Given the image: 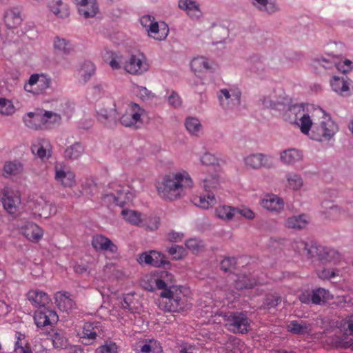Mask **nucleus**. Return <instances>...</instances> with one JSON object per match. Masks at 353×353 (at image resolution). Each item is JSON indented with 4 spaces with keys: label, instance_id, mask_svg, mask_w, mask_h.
Masks as SVG:
<instances>
[{
    "label": "nucleus",
    "instance_id": "1",
    "mask_svg": "<svg viewBox=\"0 0 353 353\" xmlns=\"http://www.w3.org/2000/svg\"><path fill=\"white\" fill-rule=\"evenodd\" d=\"M155 287L163 290L160 294L161 300L159 307L166 312H179L188 305V297L183 292L182 287L174 285V276L167 271H159L156 276L151 278Z\"/></svg>",
    "mask_w": 353,
    "mask_h": 353
},
{
    "label": "nucleus",
    "instance_id": "2",
    "mask_svg": "<svg viewBox=\"0 0 353 353\" xmlns=\"http://www.w3.org/2000/svg\"><path fill=\"white\" fill-rule=\"evenodd\" d=\"M288 110L298 117L300 115V129L304 134H308L310 139L317 141H329L339 130L337 124L323 110L320 123H312L308 114L304 113L303 104H295L290 106Z\"/></svg>",
    "mask_w": 353,
    "mask_h": 353
},
{
    "label": "nucleus",
    "instance_id": "3",
    "mask_svg": "<svg viewBox=\"0 0 353 353\" xmlns=\"http://www.w3.org/2000/svg\"><path fill=\"white\" fill-rule=\"evenodd\" d=\"M190 177L185 178L181 173L165 176L163 182L157 186L159 194L165 199L174 200L179 199L183 193L184 187L190 186Z\"/></svg>",
    "mask_w": 353,
    "mask_h": 353
},
{
    "label": "nucleus",
    "instance_id": "4",
    "mask_svg": "<svg viewBox=\"0 0 353 353\" xmlns=\"http://www.w3.org/2000/svg\"><path fill=\"white\" fill-rule=\"evenodd\" d=\"M225 326L233 333L246 334L249 331L250 321L247 314L240 312H228L223 314Z\"/></svg>",
    "mask_w": 353,
    "mask_h": 353
},
{
    "label": "nucleus",
    "instance_id": "5",
    "mask_svg": "<svg viewBox=\"0 0 353 353\" xmlns=\"http://www.w3.org/2000/svg\"><path fill=\"white\" fill-rule=\"evenodd\" d=\"M241 92L238 89L223 88L219 90L218 99L224 110H232L241 104Z\"/></svg>",
    "mask_w": 353,
    "mask_h": 353
},
{
    "label": "nucleus",
    "instance_id": "6",
    "mask_svg": "<svg viewBox=\"0 0 353 353\" xmlns=\"http://www.w3.org/2000/svg\"><path fill=\"white\" fill-rule=\"evenodd\" d=\"M50 79L43 74H33L24 85V90L34 94H42L50 87Z\"/></svg>",
    "mask_w": 353,
    "mask_h": 353
},
{
    "label": "nucleus",
    "instance_id": "7",
    "mask_svg": "<svg viewBox=\"0 0 353 353\" xmlns=\"http://www.w3.org/2000/svg\"><path fill=\"white\" fill-rule=\"evenodd\" d=\"M52 116V114L48 111L37 110L35 112H30L23 117V121L26 126L30 128L37 130L41 128L43 125H46L48 117ZM55 120H59V117L56 115H52Z\"/></svg>",
    "mask_w": 353,
    "mask_h": 353
},
{
    "label": "nucleus",
    "instance_id": "8",
    "mask_svg": "<svg viewBox=\"0 0 353 353\" xmlns=\"http://www.w3.org/2000/svg\"><path fill=\"white\" fill-rule=\"evenodd\" d=\"M97 120L105 128H114L119 119L115 104L112 108H102L97 111Z\"/></svg>",
    "mask_w": 353,
    "mask_h": 353
},
{
    "label": "nucleus",
    "instance_id": "9",
    "mask_svg": "<svg viewBox=\"0 0 353 353\" xmlns=\"http://www.w3.org/2000/svg\"><path fill=\"white\" fill-rule=\"evenodd\" d=\"M140 264L145 263L152 267L160 268L165 265H170V262L165 260L164 254L155 250L149 252H143L138 259Z\"/></svg>",
    "mask_w": 353,
    "mask_h": 353
},
{
    "label": "nucleus",
    "instance_id": "10",
    "mask_svg": "<svg viewBox=\"0 0 353 353\" xmlns=\"http://www.w3.org/2000/svg\"><path fill=\"white\" fill-rule=\"evenodd\" d=\"M58 315L56 312L49 310L46 308L39 310L35 312L34 320L38 327H44L46 325H52L58 321Z\"/></svg>",
    "mask_w": 353,
    "mask_h": 353
},
{
    "label": "nucleus",
    "instance_id": "11",
    "mask_svg": "<svg viewBox=\"0 0 353 353\" xmlns=\"http://www.w3.org/2000/svg\"><path fill=\"white\" fill-rule=\"evenodd\" d=\"M92 245L97 251H108L112 254L117 252V246L109 238L102 235L97 234L93 236Z\"/></svg>",
    "mask_w": 353,
    "mask_h": 353
},
{
    "label": "nucleus",
    "instance_id": "12",
    "mask_svg": "<svg viewBox=\"0 0 353 353\" xmlns=\"http://www.w3.org/2000/svg\"><path fill=\"white\" fill-rule=\"evenodd\" d=\"M260 101L265 108L272 110H284L286 106H290V99L281 96L279 98H276L275 95L265 96L263 97Z\"/></svg>",
    "mask_w": 353,
    "mask_h": 353
},
{
    "label": "nucleus",
    "instance_id": "13",
    "mask_svg": "<svg viewBox=\"0 0 353 353\" xmlns=\"http://www.w3.org/2000/svg\"><path fill=\"white\" fill-rule=\"evenodd\" d=\"M125 70L132 74L140 75L148 69V64L143 63L142 59L136 55H132L124 64Z\"/></svg>",
    "mask_w": 353,
    "mask_h": 353
},
{
    "label": "nucleus",
    "instance_id": "14",
    "mask_svg": "<svg viewBox=\"0 0 353 353\" xmlns=\"http://www.w3.org/2000/svg\"><path fill=\"white\" fill-rule=\"evenodd\" d=\"M318 65L322 66L325 69H330L334 65L339 71L343 73H347L353 70V62L347 59H345L343 61L339 63H334L330 60L321 58L315 61Z\"/></svg>",
    "mask_w": 353,
    "mask_h": 353
},
{
    "label": "nucleus",
    "instance_id": "15",
    "mask_svg": "<svg viewBox=\"0 0 353 353\" xmlns=\"http://www.w3.org/2000/svg\"><path fill=\"white\" fill-rule=\"evenodd\" d=\"M75 4L79 6V12L85 18L94 17L98 11L96 0H72Z\"/></svg>",
    "mask_w": 353,
    "mask_h": 353
},
{
    "label": "nucleus",
    "instance_id": "16",
    "mask_svg": "<svg viewBox=\"0 0 353 353\" xmlns=\"http://www.w3.org/2000/svg\"><path fill=\"white\" fill-rule=\"evenodd\" d=\"M32 209L39 216L43 218H48L55 213L54 207L43 197H39L33 202Z\"/></svg>",
    "mask_w": 353,
    "mask_h": 353
},
{
    "label": "nucleus",
    "instance_id": "17",
    "mask_svg": "<svg viewBox=\"0 0 353 353\" xmlns=\"http://www.w3.org/2000/svg\"><path fill=\"white\" fill-rule=\"evenodd\" d=\"M269 157L266 155L257 153L252 154L245 159V163L247 166L253 169H259L262 167L270 168L271 163L269 161Z\"/></svg>",
    "mask_w": 353,
    "mask_h": 353
},
{
    "label": "nucleus",
    "instance_id": "18",
    "mask_svg": "<svg viewBox=\"0 0 353 353\" xmlns=\"http://www.w3.org/2000/svg\"><path fill=\"white\" fill-rule=\"evenodd\" d=\"M55 303L61 311L68 312L75 308L76 303L68 292H57L54 294Z\"/></svg>",
    "mask_w": 353,
    "mask_h": 353
},
{
    "label": "nucleus",
    "instance_id": "19",
    "mask_svg": "<svg viewBox=\"0 0 353 353\" xmlns=\"http://www.w3.org/2000/svg\"><path fill=\"white\" fill-rule=\"evenodd\" d=\"M301 151L296 148H288L280 153V160L285 165H294L302 160Z\"/></svg>",
    "mask_w": 353,
    "mask_h": 353
},
{
    "label": "nucleus",
    "instance_id": "20",
    "mask_svg": "<svg viewBox=\"0 0 353 353\" xmlns=\"http://www.w3.org/2000/svg\"><path fill=\"white\" fill-rule=\"evenodd\" d=\"M4 21L9 29L16 28L22 21L21 10L18 8L8 10L4 14Z\"/></svg>",
    "mask_w": 353,
    "mask_h": 353
},
{
    "label": "nucleus",
    "instance_id": "21",
    "mask_svg": "<svg viewBox=\"0 0 353 353\" xmlns=\"http://www.w3.org/2000/svg\"><path fill=\"white\" fill-rule=\"evenodd\" d=\"M261 204L263 208L274 212H279L284 208L283 200L276 195L267 196L261 201Z\"/></svg>",
    "mask_w": 353,
    "mask_h": 353
},
{
    "label": "nucleus",
    "instance_id": "22",
    "mask_svg": "<svg viewBox=\"0 0 353 353\" xmlns=\"http://www.w3.org/2000/svg\"><path fill=\"white\" fill-rule=\"evenodd\" d=\"M179 8L186 11L192 19H198L201 16L199 4L193 0H179Z\"/></svg>",
    "mask_w": 353,
    "mask_h": 353
},
{
    "label": "nucleus",
    "instance_id": "23",
    "mask_svg": "<svg viewBox=\"0 0 353 353\" xmlns=\"http://www.w3.org/2000/svg\"><path fill=\"white\" fill-rule=\"evenodd\" d=\"M22 234L29 241L37 242L43 236V230L37 224L28 223L22 228Z\"/></svg>",
    "mask_w": 353,
    "mask_h": 353
},
{
    "label": "nucleus",
    "instance_id": "24",
    "mask_svg": "<svg viewBox=\"0 0 353 353\" xmlns=\"http://www.w3.org/2000/svg\"><path fill=\"white\" fill-rule=\"evenodd\" d=\"M26 296L28 301L35 307H44L50 301L48 295L41 291L30 290Z\"/></svg>",
    "mask_w": 353,
    "mask_h": 353
},
{
    "label": "nucleus",
    "instance_id": "25",
    "mask_svg": "<svg viewBox=\"0 0 353 353\" xmlns=\"http://www.w3.org/2000/svg\"><path fill=\"white\" fill-rule=\"evenodd\" d=\"M55 179L64 187L72 188L76 183L75 174L70 171H64L55 168Z\"/></svg>",
    "mask_w": 353,
    "mask_h": 353
},
{
    "label": "nucleus",
    "instance_id": "26",
    "mask_svg": "<svg viewBox=\"0 0 353 353\" xmlns=\"http://www.w3.org/2000/svg\"><path fill=\"white\" fill-rule=\"evenodd\" d=\"M2 203L5 210L10 214H14L17 211V205L20 199L13 192H6L2 198Z\"/></svg>",
    "mask_w": 353,
    "mask_h": 353
},
{
    "label": "nucleus",
    "instance_id": "27",
    "mask_svg": "<svg viewBox=\"0 0 353 353\" xmlns=\"http://www.w3.org/2000/svg\"><path fill=\"white\" fill-rule=\"evenodd\" d=\"M149 34L153 33L154 35H152V37L159 41H162L165 39L169 32V29L168 26L163 23L161 25V28L157 22H150V24L148 25V29H147Z\"/></svg>",
    "mask_w": 353,
    "mask_h": 353
},
{
    "label": "nucleus",
    "instance_id": "28",
    "mask_svg": "<svg viewBox=\"0 0 353 353\" xmlns=\"http://www.w3.org/2000/svg\"><path fill=\"white\" fill-rule=\"evenodd\" d=\"M332 90L343 96L350 95V83L343 77L334 76L330 81Z\"/></svg>",
    "mask_w": 353,
    "mask_h": 353
},
{
    "label": "nucleus",
    "instance_id": "29",
    "mask_svg": "<svg viewBox=\"0 0 353 353\" xmlns=\"http://www.w3.org/2000/svg\"><path fill=\"white\" fill-rule=\"evenodd\" d=\"M103 57L112 70L121 69V65L124 63L123 56L113 51L106 50L103 53Z\"/></svg>",
    "mask_w": 353,
    "mask_h": 353
},
{
    "label": "nucleus",
    "instance_id": "30",
    "mask_svg": "<svg viewBox=\"0 0 353 353\" xmlns=\"http://www.w3.org/2000/svg\"><path fill=\"white\" fill-rule=\"evenodd\" d=\"M288 332L294 334H305L310 330V325L304 321H291L287 325Z\"/></svg>",
    "mask_w": 353,
    "mask_h": 353
},
{
    "label": "nucleus",
    "instance_id": "31",
    "mask_svg": "<svg viewBox=\"0 0 353 353\" xmlns=\"http://www.w3.org/2000/svg\"><path fill=\"white\" fill-rule=\"evenodd\" d=\"M97 336V333L93 324L91 323H85L83 327L82 336H81L82 343L85 345L92 344Z\"/></svg>",
    "mask_w": 353,
    "mask_h": 353
},
{
    "label": "nucleus",
    "instance_id": "32",
    "mask_svg": "<svg viewBox=\"0 0 353 353\" xmlns=\"http://www.w3.org/2000/svg\"><path fill=\"white\" fill-rule=\"evenodd\" d=\"M308 224L305 214L292 216L289 217L285 222V225L288 228L301 230L305 228Z\"/></svg>",
    "mask_w": 353,
    "mask_h": 353
},
{
    "label": "nucleus",
    "instance_id": "33",
    "mask_svg": "<svg viewBox=\"0 0 353 353\" xmlns=\"http://www.w3.org/2000/svg\"><path fill=\"white\" fill-rule=\"evenodd\" d=\"M50 10L59 18H65L68 17L70 12L67 4L61 0L52 1L49 6Z\"/></svg>",
    "mask_w": 353,
    "mask_h": 353
},
{
    "label": "nucleus",
    "instance_id": "34",
    "mask_svg": "<svg viewBox=\"0 0 353 353\" xmlns=\"http://www.w3.org/2000/svg\"><path fill=\"white\" fill-rule=\"evenodd\" d=\"M281 301V296L279 293L269 292L265 295L261 308L268 310L275 308Z\"/></svg>",
    "mask_w": 353,
    "mask_h": 353
},
{
    "label": "nucleus",
    "instance_id": "35",
    "mask_svg": "<svg viewBox=\"0 0 353 353\" xmlns=\"http://www.w3.org/2000/svg\"><path fill=\"white\" fill-rule=\"evenodd\" d=\"M194 203L204 210L214 206L216 203L214 193H208L207 195L194 199Z\"/></svg>",
    "mask_w": 353,
    "mask_h": 353
},
{
    "label": "nucleus",
    "instance_id": "36",
    "mask_svg": "<svg viewBox=\"0 0 353 353\" xmlns=\"http://www.w3.org/2000/svg\"><path fill=\"white\" fill-rule=\"evenodd\" d=\"M121 214L123 218L132 225L139 226L142 223L141 214L137 211L123 209Z\"/></svg>",
    "mask_w": 353,
    "mask_h": 353
},
{
    "label": "nucleus",
    "instance_id": "37",
    "mask_svg": "<svg viewBox=\"0 0 353 353\" xmlns=\"http://www.w3.org/2000/svg\"><path fill=\"white\" fill-rule=\"evenodd\" d=\"M84 150L83 146L79 142H76L67 148L64 152V157L68 159H77L81 156Z\"/></svg>",
    "mask_w": 353,
    "mask_h": 353
},
{
    "label": "nucleus",
    "instance_id": "38",
    "mask_svg": "<svg viewBox=\"0 0 353 353\" xmlns=\"http://www.w3.org/2000/svg\"><path fill=\"white\" fill-rule=\"evenodd\" d=\"M292 246L293 250L300 255L307 259H310V254H307V252L311 250V243L310 244L303 240L297 239L293 241Z\"/></svg>",
    "mask_w": 353,
    "mask_h": 353
},
{
    "label": "nucleus",
    "instance_id": "39",
    "mask_svg": "<svg viewBox=\"0 0 353 353\" xmlns=\"http://www.w3.org/2000/svg\"><path fill=\"white\" fill-rule=\"evenodd\" d=\"M329 292L324 288L313 290L311 294L312 303L316 305H321L328 300Z\"/></svg>",
    "mask_w": 353,
    "mask_h": 353
},
{
    "label": "nucleus",
    "instance_id": "40",
    "mask_svg": "<svg viewBox=\"0 0 353 353\" xmlns=\"http://www.w3.org/2000/svg\"><path fill=\"white\" fill-rule=\"evenodd\" d=\"M234 207L222 205L216 208L215 215L224 221H231L234 216Z\"/></svg>",
    "mask_w": 353,
    "mask_h": 353
},
{
    "label": "nucleus",
    "instance_id": "41",
    "mask_svg": "<svg viewBox=\"0 0 353 353\" xmlns=\"http://www.w3.org/2000/svg\"><path fill=\"white\" fill-rule=\"evenodd\" d=\"M54 48L57 51L63 54H69L72 50L70 43L65 39L59 37L54 38Z\"/></svg>",
    "mask_w": 353,
    "mask_h": 353
},
{
    "label": "nucleus",
    "instance_id": "42",
    "mask_svg": "<svg viewBox=\"0 0 353 353\" xmlns=\"http://www.w3.org/2000/svg\"><path fill=\"white\" fill-rule=\"evenodd\" d=\"M51 337V340L53 344V346L55 348H62L64 346H66L67 344V339L65 336V334L63 331H54L52 330V333H49Z\"/></svg>",
    "mask_w": 353,
    "mask_h": 353
},
{
    "label": "nucleus",
    "instance_id": "43",
    "mask_svg": "<svg viewBox=\"0 0 353 353\" xmlns=\"http://www.w3.org/2000/svg\"><path fill=\"white\" fill-rule=\"evenodd\" d=\"M190 67L194 72L210 70L211 67L208 60L204 57H197L192 60Z\"/></svg>",
    "mask_w": 353,
    "mask_h": 353
},
{
    "label": "nucleus",
    "instance_id": "44",
    "mask_svg": "<svg viewBox=\"0 0 353 353\" xmlns=\"http://www.w3.org/2000/svg\"><path fill=\"white\" fill-rule=\"evenodd\" d=\"M287 186L293 190L300 189L303 184L301 176L296 173H289L286 175Z\"/></svg>",
    "mask_w": 353,
    "mask_h": 353
},
{
    "label": "nucleus",
    "instance_id": "45",
    "mask_svg": "<svg viewBox=\"0 0 353 353\" xmlns=\"http://www.w3.org/2000/svg\"><path fill=\"white\" fill-rule=\"evenodd\" d=\"M252 4L259 10L272 14L276 10L275 5L268 0H253Z\"/></svg>",
    "mask_w": 353,
    "mask_h": 353
},
{
    "label": "nucleus",
    "instance_id": "46",
    "mask_svg": "<svg viewBox=\"0 0 353 353\" xmlns=\"http://www.w3.org/2000/svg\"><path fill=\"white\" fill-rule=\"evenodd\" d=\"M94 72L95 66L90 61L84 62L79 71L80 75L83 78L84 83H86L88 81H89Z\"/></svg>",
    "mask_w": 353,
    "mask_h": 353
},
{
    "label": "nucleus",
    "instance_id": "47",
    "mask_svg": "<svg viewBox=\"0 0 353 353\" xmlns=\"http://www.w3.org/2000/svg\"><path fill=\"white\" fill-rule=\"evenodd\" d=\"M3 170L8 175H17L23 172V165L17 161L6 162Z\"/></svg>",
    "mask_w": 353,
    "mask_h": 353
},
{
    "label": "nucleus",
    "instance_id": "48",
    "mask_svg": "<svg viewBox=\"0 0 353 353\" xmlns=\"http://www.w3.org/2000/svg\"><path fill=\"white\" fill-rule=\"evenodd\" d=\"M219 187L218 175H212L203 180V188L208 193H214Z\"/></svg>",
    "mask_w": 353,
    "mask_h": 353
},
{
    "label": "nucleus",
    "instance_id": "49",
    "mask_svg": "<svg viewBox=\"0 0 353 353\" xmlns=\"http://www.w3.org/2000/svg\"><path fill=\"white\" fill-rule=\"evenodd\" d=\"M256 285L254 281L251 280L246 276H242L235 281L234 288L241 290L243 289H252Z\"/></svg>",
    "mask_w": 353,
    "mask_h": 353
},
{
    "label": "nucleus",
    "instance_id": "50",
    "mask_svg": "<svg viewBox=\"0 0 353 353\" xmlns=\"http://www.w3.org/2000/svg\"><path fill=\"white\" fill-rule=\"evenodd\" d=\"M122 194L121 192H117V196L112 193L105 194L103 196V202L107 205L114 203L117 205L123 207L125 204V201L122 199Z\"/></svg>",
    "mask_w": 353,
    "mask_h": 353
},
{
    "label": "nucleus",
    "instance_id": "51",
    "mask_svg": "<svg viewBox=\"0 0 353 353\" xmlns=\"http://www.w3.org/2000/svg\"><path fill=\"white\" fill-rule=\"evenodd\" d=\"M185 125L187 130L192 134H196L200 130L201 127L200 121L195 117H189L186 119Z\"/></svg>",
    "mask_w": 353,
    "mask_h": 353
},
{
    "label": "nucleus",
    "instance_id": "52",
    "mask_svg": "<svg viewBox=\"0 0 353 353\" xmlns=\"http://www.w3.org/2000/svg\"><path fill=\"white\" fill-rule=\"evenodd\" d=\"M132 110L130 112V114L134 126L137 128L138 126L137 125V123L139 122L141 123V117L143 115L145 110L137 103H132Z\"/></svg>",
    "mask_w": 353,
    "mask_h": 353
},
{
    "label": "nucleus",
    "instance_id": "53",
    "mask_svg": "<svg viewBox=\"0 0 353 353\" xmlns=\"http://www.w3.org/2000/svg\"><path fill=\"white\" fill-rule=\"evenodd\" d=\"M250 70L256 74H260L263 71L265 65L262 60L258 56H253L251 57L250 61Z\"/></svg>",
    "mask_w": 353,
    "mask_h": 353
},
{
    "label": "nucleus",
    "instance_id": "54",
    "mask_svg": "<svg viewBox=\"0 0 353 353\" xmlns=\"http://www.w3.org/2000/svg\"><path fill=\"white\" fill-rule=\"evenodd\" d=\"M137 353H162V348L155 341H150L148 343L142 345Z\"/></svg>",
    "mask_w": 353,
    "mask_h": 353
},
{
    "label": "nucleus",
    "instance_id": "55",
    "mask_svg": "<svg viewBox=\"0 0 353 353\" xmlns=\"http://www.w3.org/2000/svg\"><path fill=\"white\" fill-rule=\"evenodd\" d=\"M236 264V261L234 257H225L220 263V268L225 272H232Z\"/></svg>",
    "mask_w": 353,
    "mask_h": 353
},
{
    "label": "nucleus",
    "instance_id": "56",
    "mask_svg": "<svg viewBox=\"0 0 353 353\" xmlns=\"http://www.w3.org/2000/svg\"><path fill=\"white\" fill-rule=\"evenodd\" d=\"M325 249L326 248L322 245L311 243V250L308 252L310 254V259L316 258L320 261L321 257H323Z\"/></svg>",
    "mask_w": 353,
    "mask_h": 353
},
{
    "label": "nucleus",
    "instance_id": "57",
    "mask_svg": "<svg viewBox=\"0 0 353 353\" xmlns=\"http://www.w3.org/2000/svg\"><path fill=\"white\" fill-rule=\"evenodd\" d=\"M118 347L114 342L105 341L103 345L99 346L97 353H117Z\"/></svg>",
    "mask_w": 353,
    "mask_h": 353
},
{
    "label": "nucleus",
    "instance_id": "58",
    "mask_svg": "<svg viewBox=\"0 0 353 353\" xmlns=\"http://www.w3.org/2000/svg\"><path fill=\"white\" fill-rule=\"evenodd\" d=\"M235 216L239 214L248 220H253L255 218L254 212L249 208L241 206L234 208Z\"/></svg>",
    "mask_w": 353,
    "mask_h": 353
},
{
    "label": "nucleus",
    "instance_id": "59",
    "mask_svg": "<svg viewBox=\"0 0 353 353\" xmlns=\"http://www.w3.org/2000/svg\"><path fill=\"white\" fill-rule=\"evenodd\" d=\"M122 308L130 312H134L135 310V305L134 303L133 294H128L124 297L121 303Z\"/></svg>",
    "mask_w": 353,
    "mask_h": 353
},
{
    "label": "nucleus",
    "instance_id": "60",
    "mask_svg": "<svg viewBox=\"0 0 353 353\" xmlns=\"http://www.w3.org/2000/svg\"><path fill=\"white\" fill-rule=\"evenodd\" d=\"M14 111L12 102L6 99L0 98V113L2 114H10Z\"/></svg>",
    "mask_w": 353,
    "mask_h": 353
},
{
    "label": "nucleus",
    "instance_id": "61",
    "mask_svg": "<svg viewBox=\"0 0 353 353\" xmlns=\"http://www.w3.org/2000/svg\"><path fill=\"white\" fill-rule=\"evenodd\" d=\"M168 251L170 255L173 256V258L175 260L181 259L185 253V249L182 246L178 245H173Z\"/></svg>",
    "mask_w": 353,
    "mask_h": 353
},
{
    "label": "nucleus",
    "instance_id": "62",
    "mask_svg": "<svg viewBox=\"0 0 353 353\" xmlns=\"http://www.w3.org/2000/svg\"><path fill=\"white\" fill-rule=\"evenodd\" d=\"M201 162L205 165H214L218 164V159L211 153L205 152L201 158Z\"/></svg>",
    "mask_w": 353,
    "mask_h": 353
},
{
    "label": "nucleus",
    "instance_id": "63",
    "mask_svg": "<svg viewBox=\"0 0 353 353\" xmlns=\"http://www.w3.org/2000/svg\"><path fill=\"white\" fill-rule=\"evenodd\" d=\"M137 94L143 100H150L155 97V94L152 91L143 86L137 87Z\"/></svg>",
    "mask_w": 353,
    "mask_h": 353
},
{
    "label": "nucleus",
    "instance_id": "64",
    "mask_svg": "<svg viewBox=\"0 0 353 353\" xmlns=\"http://www.w3.org/2000/svg\"><path fill=\"white\" fill-rule=\"evenodd\" d=\"M339 343L343 348L353 349V337L345 334L340 339Z\"/></svg>",
    "mask_w": 353,
    "mask_h": 353
}]
</instances>
